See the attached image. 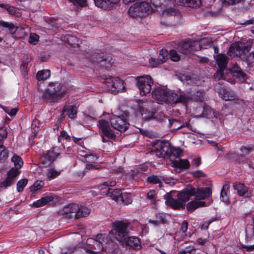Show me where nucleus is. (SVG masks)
I'll use <instances>...</instances> for the list:
<instances>
[{
	"label": "nucleus",
	"mask_w": 254,
	"mask_h": 254,
	"mask_svg": "<svg viewBox=\"0 0 254 254\" xmlns=\"http://www.w3.org/2000/svg\"><path fill=\"white\" fill-rule=\"evenodd\" d=\"M109 241V236L107 234H98L96 239L89 238L87 240V247L77 248L75 252L77 253L81 252L82 254L85 253L89 254H103L105 243H107Z\"/></svg>",
	"instance_id": "f257e3e1"
},
{
	"label": "nucleus",
	"mask_w": 254,
	"mask_h": 254,
	"mask_svg": "<svg viewBox=\"0 0 254 254\" xmlns=\"http://www.w3.org/2000/svg\"><path fill=\"white\" fill-rule=\"evenodd\" d=\"M152 94L153 98L157 101L171 104L181 103L186 104L190 100L188 96L184 95H178L174 92L160 88H156L152 91Z\"/></svg>",
	"instance_id": "f03ea898"
},
{
	"label": "nucleus",
	"mask_w": 254,
	"mask_h": 254,
	"mask_svg": "<svg viewBox=\"0 0 254 254\" xmlns=\"http://www.w3.org/2000/svg\"><path fill=\"white\" fill-rule=\"evenodd\" d=\"M11 161L14 164V167L11 168L7 173L6 179L1 183L0 187H5L12 185L17 176L21 173L19 170L23 165V161L21 157L16 154H13L11 158Z\"/></svg>",
	"instance_id": "7ed1b4c3"
},
{
	"label": "nucleus",
	"mask_w": 254,
	"mask_h": 254,
	"mask_svg": "<svg viewBox=\"0 0 254 254\" xmlns=\"http://www.w3.org/2000/svg\"><path fill=\"white\" fill-rule=\"evenodd\" d=\"M62 87V85L58 82L50 83L43 93V99L50 103L58 102L65 94Z\"/></svg>",
	"instance_id": "20e7f679"
},
{
	"label": "nucleus",
	"mask_w": 254,
	"mask_h": 254,
	"mask_svg": "<svg viewBox=\"0 0 254 254\" xmlns=\"http://www.w3.org/2000/svg\"><path fill=\"white\" fill-rule=\"evenodd\" d=\"M129 223L126 220L115 221L113 223L114 229L109 232V235L122 243L123 239L129 232Z\"/></svg>",
	"instance_id": "39448f33"
},
{
	"label": "nucleus",
	"mask_w": 254,
	"mask_h": 254,
	"mask_svg": "<svg viewBox=\"0 0 254 254\" xmlns=\"http://www.w3.org/2000/svg\"><path fill=\"white\" fill-rule=\"evenodd\" d=\"M151 11L150 4L142 1L137 2L130 6L128 13L131 17L136 18L146 16L151 12Z\"/></svg>",
	"instance_id": "423d86ee"
},
{
	"label": "nucleus",
	"mask_w": 254,
	"mask_h": 254,
	"mask_svg": "<svg viewBox=\"0 0 254 254\" xmlns=\"http://www.w3.org/2000/svg\"><path fill=\"white\" fill-rule=\"evenodd\" d=\"M116 182L115 181H108L103 183L100 185V190L102 193H105L110 196L113 199L120 202L123 195L120 189H113L110 187L115 186Z\"/></svg>",
	"instance_id": "0eeeda50"
},
{
	"label": "nucleus",
	"mask_w": 254,
	"mask_h": 254,
	"mask_svg": "<svg viewBox=\"0 0 254 254\" xmlns=\"http://www.w3.org/2000/svg\"><path fill=\"white\" fill-rule=\"evenodd\" d=\"M155 149L151 153L158 157L171 158L172 153V148L168 142L158 141L155 144Z\"/></svg>",
	"instance_id": "6e6552de"
},
{
	"label": "nucleus",
	"mask_w": 254,
	"mask_h": 254,
	"mask_svg": "<svg viewBox=\"0 0 254 254\" xmlns=\"http://www.w3.org/2000/svg\"><path fill=\"white\" fill-rule=\"evenodd\" d=\"M136 80V85L141 94L145 95L150 92L153 84V81L150 76L143 75L137 77Z\"/></svg>",
	"instance_id": "1a4fd4ad"
},
{
	"label": "nucleus",
	"mask_w": 254,
	"mask_h": 254,
	"mask_svg": "<svg viewBox=\"0 0 254 254\" xmlns=\"http://www.w3.org/2000/svg\"><path fill=\"white\" fill-rule=\"evenodd\" d=\"M105 83L107 89L114 93L123 92L125 89L124 81L117 77H106L105 79Z\"/></svg>",
	"instance_id": "9d476101"
},
{
	"label": "nucleus",
	"mask_w": 254,
	"mask_h": 254,
	"mask_svg": "<svg viewBox=\"0 0 254 254\" xmlns=\"http://www.w3.org/2000/svg\"><path fill=\"white\" fill-rule=\"evenodd\" d=\"M247 53H248V49L245 44L239 42L233 43L228 51L229 56L232 57L239 56L242 58L243 55H245Z\"/></svg>",
	"instance_id": "9b49d317"
},
{
	"label": "nucleus",
	"mask_w": 254,
	"mask_h": 254,
	"mask_svg": "<svg viewBox=\"0 0 254 254\" xmlns=\"http://www.w3.org/2000/svg\"><path fill=\"white\" fill-rule=\"evenodd\" d=\"M110 123L114 128L121 132L125 131L128 128L129 125L125 119L115 115L111 116Z\"/></svg>",
	"instance_id": "f8f14e48"
},
{
	"label": "nucleus",
	"mask_w": 254,
	"mask_h": 254,
	"mask_svg": "<svg viewBox=\"0 0 254 254\" xmlns=\"http://www.w3.org/2000/svg\"><path fill=\"white\" fill-rule=\"evenodd\" d=\"M98 126L100 129L106 137L109 139H114L116 135L114 131L110 128L109 123L105 120H100L98 121Z\"/></svg>",
	"instance_id": "ddd939ff"
},
{
	"label": "nucleus",
	"mask_w": 254,
	"mask_h": 254,
	"mask_svg": "<svg viewBox=\"0 0 254 254\" xmlns=\"http://www.w3.org/2000/svg\"><path fill=\"white\" fill-rule=\"evenodd\" d=\"M59 155L58 148L53 147L44 154L42 158V163L43 164H50L57 158Z\"/></svg>",
	"instance_id": "4468645a"
},
{
	"label": "nucleus",
	"mask_w": 254,
	"mask_h": 254,
	"mask_svg": "<svg viewBox=\"0 0 254 254\" xmlns=\"http://www.w3.org/2000/svg\"><path fill=\"white\" fill-rule=\"evenodd\" d=\"M95 5L106 10H111L115 7L120 0H94Z\"/></svg>",
	"instance_id": "2eb2a0df"
},
{
	"label": "nucleus",
	"mask_w": 254,
	"mask_h": 254,
	"mask_svg": "<svg viewBox=\"0 0 254 254\" xmlns=\"http://www.w3.org/2000/svg\"><path fill=\"white\" fill-rule=\"evenodd\" d=\"M184 50L183 43H180L176 49H173L170 51L169 55L171 59L174 62L179 61L182 57L187 55Z\"/></svg>",
	"instance_id": "dca6fc26"
},
{
	"label": "nucleus",
	"mask_w": 254,
	"mask_h": 254,
	"mask_svg": "<svg viewBox=\"0 0 254 254\" xmlns=\"http://www.w3.org/2000/svg\"><path fill=\"white\" fill-rule=\"evenodd\" d=\"M216 61L220 69V77H219V74H217L216 78L219 80L220 78H223L222 72L227 66L228 58L225 55L220 54L217 55Z\"/></svg>",
	"instance_id": "f3484780"
},
{
	"label": "nucleus",
	"mask_w": 254,
	"mask_h": 254,
	"mask_svg": "<svg viewBox=\"0 0 254 254\" xmlns=\"http://www.w3.org/2000/svg\"><path fill=\"white\" fill-rule=\"evenodd\" d=\"M194 193L195 188L191 186H188L186 190L183 191L177 194V197L184 207L186 202L188 201L190 199V197L191 195H193Z\"/></svg>",
	"instance_id": "a211bd4d"
},
{
	"label": "nucleus",
	"mask_w": 254,
	"mask_h": 254,
	"mask_svg": "<svg viewBox=\"0 0 254 254\" xmlns=\"http://www.w3.org/2000/svg\"><path fill=\"white\" fill-rule=\"evenodd\" d=\"M78 210L77 204H71L65 206L61 211L62 215L68 218H76V211Z\"/></svg>",
	"instance_id": "6ab92c4d"
},
{
	"label": "nucleus",
	"mask_w": 254,
	"mask_h": 254,
	"mask_svg": "<svg viewBox=\"0 0 254 254\" xmlns=\"http://www.w3.org/2000/svg\"><path fill=\"white\" fill-rule=\"evenodd\" d=\"M109 236V239L110 241L108 242L107 243H105L104 248V252L108 254H119L121 253V250L118 247L117 244L113 242L111 240V235H108Z\"/></svg>",
	"instance_id": "aec40b11"
},
{
	"label": "nucleus",
	"mask_w": 254,
	"mask_h": 254,
	"mask_svg": "<svg viewBox=\"0 0 254 254\" xmlns=\"http://www.w3.org/2000/svg\"><path fill=\"white\" fill-rule=\"evenodd\" d=\"M184 51L188 54L190 52L202 49L199 41H188L183 43Z\"/></svg>",
	"instance_id": "412c9836"
},
{
	"label": "nucleus",
	"mask_w": 254,
	"mask_h": 254,
	"mask_svg": "<svg viewBox=\"0 0 254 254\" xmlns=\"http://www.w3.org/2000/svg\"><path fill=\"white\" fill-rule=\"evenodd\" d=\"M211 193V190L209 188H199L197 190H195V193L193 195L197 199H204L208 197Z\"/></svg>",
	"instance_id": "4be33fe9"
},
{
	"label": "nucleus",
	"mask_w": 254,
	"mask_h": 254,
	"mask_svg": "<svg viewBox=\"0 0 254 254\" xmlns=\"http://www.w3.org/2000/svg\"><path fill=\"white\" fill-rule=\"evenodd\" d=\"M234 189L237 191L238 194L241 196L248 197V188L243 184L235 183L233 184Z\"/></svg>",
	"instance_id": "5701e85b"
},
{
	"label": "nucleus",
	"mask_w": 254,
	"mask_h": 254,
	"mask_svg": "<svg viewBox=\"0 0 254 254\" xmlns=\"http://www.w3.org/2000/svg\"><path fill=\"white\" fill-rule=\"evenodd\" d=\"M166 203L167 205L170 206L175 209H180L181 208H183L184 207L182 205V202H180L178 198L175 199L173 198L171 194L168 195V198L166 199Z\"/></svg>",
	"instance_id": "b1692460"
},
{
	"label": "nucleus",
	"mask_w": 254,
	"mask_h": 254,
	"mask_svg": "<svg viewBox=\"0 0 254 254\" xmlns=\"http://www.w3.org/2000/svg\"><path fill=\"white\" fill-rule=\"evenodd\" d=\"M3 27L5 28H7L11 34H14L17 30H20L21 31L22 35L23 36L25 35V33L24 31V29L21 28H19L18 27L15 26L12 23L5 22L2 20H0V27Z\"/></svg>",
	"instance_id": "393cba45"
},
{
	"label": "nucleus",
	"mask_w": 254,
	"mask_h": 254,
	"mask_svg": "<svg viewBox=\"0 0 254 254\" xmlns=\"http://www.w3.org/2000/svg\"><path fill=\"white\" fill-rule=\"evenodd\" d=\"M230 72L236 76L241 82L246 81V74L241 70V68L237 65H235L230 69Z\"/></svg>",
	"instance_id": "a878e982"
},
{
	"label": "nucleus",
	"mask_w": 254,
	"mask_h": 254,
	"mask_svg": "<svg viewBox=\"0 0 254 254\" xmlns=\"http://www.w3.org/2000/svg\"><path fill=\"white\" fill-rule=\"evenodd\" d=\"M219 94L221 97L225 101H230L236 99V95L232 91L228 90L223 88L220 89Z\"/></svg>",
	"instance_id": "bb28decb"
},
{
	"label": "nucleus",
	"mask_w": 254,
	"mask_h": 254,
	"mask_svg": "<svg viewBox=\"0 0 254 254\" xmlns=\"http://www.w3.org/2000/svg\"><path fill=\"white\" fill-rule=\"evenodd\" d=\"M96 62L101 63L102 66H105L106 68H108L112 66L111 58L110 57L98 54L96 55Z\"/></svg>",
	"instance_id": "cd10ccee"
},
{
	"label": "nucleus",
	"mask_w": 254,
	"mask_h": 254,
	"mask_svg": "<svg viewBox=\"0 0 254 254\" xmlns=\"http://www.w3.org/2000/svg\"><path fill=\"white\" fill-rule=\"evenodd\" d=\"M7 136V133L5 130L3 128H0V148H2L3 143L2 140L3 138H5ZM8 157V153L6 150H2L0 151V160L5 159Z\"/></svg>",
	"instance_id": "c85d7f7f"
},
{
	"label": "nucleus",
	"mask_w": 254,
	"mask_h": 254,
	"mask_svg": "<svg viewBox=\"0 0 254 254\" xmlns=\"http://www.w3.org/2000/svg\"><path fill=\"white\" fill-rule=\"evenodd\" d=\"M124 243L126 244L127 246L136 248L139 246V240L134 237H129L124 239Z\"/></svg>",
	"instance_id": "c756f323"
},
{
	"label": "nucleus",
	"mask_w": 254,
	"mask_h": 254,
	"mask_svg": "<svg viewBox=\"0 0 254 254\" xmlns=\"http://www.w3.org/2000/svg\"><path fill=\"white\" fill-rule=\"evenodd\" d=\"M63 111L66 112V114L70 119H74L77 115V107L74 105H69L65 106Z\"/></svg>",
	"instance_id": "7c9ffc66"
},
{
	"label": "nucleus",
	"mask_w": 254,
	"mask_h": 254,
	"mask_svg": "<svg viewBox=\"0 0 254 254\" xmlns=\"http://www.w3.org/2000/svg\"><path fill=\"white\" fill-rule=\"evenodd\" d=\"M155 220H149V222L155 226H157L160 223H165L167 221L166 215L164 213H159L156 214Z\"/></svg>",
	"instance_id": "2f4dec72"
},
{
	"label": "nucleus",
	"mask_w": 254,
	"mask_h": 254,
	"mask_svg": "<svg viewBox=\"0 0 254 254\" xmlns=\"http://www.w3.org/2000/svg\"><path fill=\"white\" fill-rule=\"evenodd\" d=\"M63 40L74 47H80V45L78 43V39L74 36L67 35L64 37Z\"/></svg>",
	"instance_id": "473e14b6"
},
{
	"label": "nucleus",
	"mask_w": 254,
	"mask_h": 254,
	"mask_svg": "<svg viewBox=\"0 0 254 254\" xmlns=\"http://www.w3.org/2000/svg\"><path fill=\"white\" fill-rule=\"evenodd\" d=\"M174 165L176 168L187 169L189 168L190 164L187 159H181L179 158L178 160L175 161Z\"/></svg>",
	"instance_id": "72a5a7b5"
},
{
	"label": "nucleus",
	"mask_w": 254,
	"mask_h": 254,
	"mask_svg": "<svg viewBox=\"0 0 254 254\" xmlns=\"http://www.w3.org/2000/svg\"><path fill=\"white\" fill-rule=\"evenodd\" d=\"M76 212V218L83 217H86L90 213V210L87 207L81 206H78V210Z\"/></svg>",
	"instance_id": "f704fd0d"
},
{
	"label": "nucleus",
	"mask_w": 254,
	"mask_h": 254,
	"mask_svg": "<svg viewBox=\"0 0 254 254\" xmlns=\"http://www.w3.org/2000/svg\"><path fill=\"white\" fill-rule=\"evenodd\" d=\"M204 202L194 201L188 203L187 207L188 211L191 212L200 206H204Z\"/></svg>",
	"instance_id": "c9c22d12"
},
{
	"label": "nucleus",
	"mask_w": 254,
	"mask_h": 254,
	"mask_svg": "<svg viewBox=\"0 0 254 254\" xmlns=\"http://www.w3.org/2000/svg\"><path fill=\"white\" fill-rule=\"evenodd\" d=\"M53 200V197L52 196H45L42 197L40 199L37 200L36 202L33 203L34 206L36 207H39L44 206L48 203Z\"/></svg>",
	"instance_id": "e433bc0d"
},
{
	"label": "nucleus",
	"mask_w": 254,
	"mask_h": 254,
	"mask_svg": "<svg viewBox=\"0 0 254 254\" xmlns=\"http://www.w3.org/2000/svg\"><path fill=\"white\" fill-rule=\"evenodd\" d=\"M229 187L230 186L229 185L225 184L223 186V188L221 190L220 199L222 201L224 202H228L229 201L228 192L229 191Z\"/></svg>",
	"instance_id": "4c0bfd02"
},
{
	"label": "nucleus",
	"mask_w": 254,
	"mask_h": 254,
	"mask_svg": "<svg viewBox=\"0 0 254 254\" xmlns=\"http://www.w3.org/2000/svg\"><path fill=\"white\" fill-rule=\"evenodd\" d=\"M50 76V71L48 69L42 70L38 72L36 78L38 80H45Z\"/></svg>",
	"instance_id": "58836bf2"
},
{
	"label": "nucleus",
	"mask_w": 254,
	"mask_h": 254,
	"mask_svg": "<svg viewBox=\"0 0 254 254\" xmlns=\"http://www.w3.org/2000/svg\"><path fill=\"white\" fill-rule=\"evenodd\" d=\"M194 114L196 117H202L210 118V114H205L204 107L202 106L196 108L194 111Z\"/></svg>",
	"instance_id": "ea45409f"
},
{
	"label": "nucleus",
	"mask_w": 254,
	"mask_h": 254,
	"mask_svg": "<svg viewBox=\"0 0 254 254\" xmlns=\"http://www.w3.org/2000/svg\"><path fill=\"white\" fill-rule=\"evenodd\" d=\"M167 57L168 52L166 50H162L157 59V63L162 64L167 60Z\"/></svg>",
	"instance_id": "a19ab883"
},
{
	"label": "nucleus",
	"mask_w": 254,
	"mask_h": 254,
	"mask_svg": "<svg viewBox=\"0 0 254 254\" xmlns=\"http://www.w3.org/2000/svg\"><path fill=\"white\" fill-rule=\"evenodd\" d=\"M162 177H158L156 175L151 176L147 178V181L153 184H159V186L160 188L162 187L161 181H162Z\"/></svg>",
	"instance_id": "79ce46f5"
},
{
	"label": "nucleus",
	"mask_w": 254,
	"mask_h": 254,
	"mask_svg": "<svg viewBox=\"0 0 254 254\" xmlns=\"http://www.w3.org/2000/svg\"><path fill=\"white\" fill-rule=\"evenodd\" d=\"M176 11L175 9V8L171 7L169 8H167L165 9H164L162 12V17H167L168 16H173L175 15L176 13Z\"/></svg>",
	"instance_id": "37998d69"
},
{
	"label": "nucleus",
	"mask_w": 254,
	"mask_h": 254,
	"mask_svg": "<svg viewBox=\"0 0 254 254\" xmlns=\"http://www.w3.org/2000/svg\"><path fill=\"white\" fill-rule=\"evenodd\" d=\"M61 172L56 171L53 169L48 170L47 176L49 179H54L60 175Z\"/></svg>",
	"instance_id": "c03bdc74"
},
{
	"label": "nucleus",
	"mask_w": 254,
	"mask_h": 254,
	"mask_svg": "<svg viewBox=\"0 0 254 254\" xmlns=\"http://www.w3.org/2000/svg\"><path fill=\"white\" fill-rule=\"evenodd\" d=\"M201 4V0H188L187 2L186 6L196 8L199 7Z\"/></svg>",
	"instance_id": "a18cd8bd"
},
{
	"label": "nucleus",
	"mask_w": 254,
	"mask_h": 254,
	"mask_svg": "<svg viewBox=\"0 0 254 254\" xmlns=\"http://www.w3.org/2000/svg\"><path fill=\"white\" fill-rule=\"evenodd\" d=\"M28 180L22 179L19 180L17 183V190L18 192H21L23 190V188L27 185Z\"/></svg>",
	"instance_id": "49530a36"
},
{
	"label": "nucleus",
	"mask_w": 254,
	"mask_h": 254,
	"mask_svg": "<svg viewBox=\"0 0 254 254\" xmlns=\"http://www.w3.org/2000/svg\"><path fill=\"white\" fill-rule=\"evenodd\" d=\"M170 126L173 129H179L184 127V125H181V123L177 120H170Z\"/></svg>",
	"instance_id": "de8ad7c7"
},
{
	"label": "nucleus",
	"mask_w": 254,
	"mask_h": 254,
	"mask_svg": "<svg viewBox=\"0 0 254 254\" xmlns=\"http://www.w3.org/2000/svg\"><path fill=\"white\" fill-rule=\"evenodd\" d=\"M204 96V90L201 89L197 91L193 94V98L196 101H202Z\"/></svg>",
	"instance_id": "09e8293b"
},
{
	"label": "nucleus",
	"mask_w": 254,
	"mask_h": 254,
	"mask_svg": "<svg viewBox=\"0 0 254 254\" xmlns=\"http://www.w3.org/2000/svg\"><path fill=\"white\" fill-rule=\"evenodd\" d=\"M202 49H207L212 44L211 40L208 38H203L200 40Z\"/></svg>",
	"instance_id": "8fccbe9b"
},
{
	"label": "nucleus",
	"mask_w": 254,
	"mask_h": 254,
	"mask_svg": "<svg viewBox=\"0 0 254 254\" xmlns=\"http://www.w3.org/2000/svg\"><path fill=\"white\" fill-rule=\"evenodd\" d=\"M44 184V182L42 181H36L31 187V190L33 191H36L37 190L41 189L43 187Z\"/></svg>",
	"instance_id": "3c124183"
},
{
	"label": "nucleus",
	"mask_w": 254,
	"mask_h": 254,
	"mask_svg": "<svg viewBox=\"0 0 254 254\" xmlns=\"http://www.w3.org/2000/svg\"><path fill=\"white\" fill-rule=\"evenodd\" d=\"M120 202H122L125 204L127 205L132 202V199L131 197L127 194H123Z\"/></svg>",
	"instance_id": "603ef678"
},
{
	"label": "nucleus",
	"mask_w": 254,
	"mask_h": 254,
	"mask_svg": "<svg viewBox=\"0 0 254 254\" xmlns=\"http://www.w3.org/2000/svg\"><path fill=\"white\" fill-rule=\"evenodd\" d=\"M39 36L35 33H31L30 35L29 42L33 45H36L39 41Z\"/></svg>",
	"instance_id": "864d4df0"
},
{
	"label": "nucleus",
	"mask_w": 254,
	"mask_h": 254,
	"mask_svg": "<svg viewBox=\"0 0 254 254\" xmlns=\"http://www.w3.org/2000/svg\"><path fill=\"white\" fill-rule=\"evenodd\" d=\"M167 2V0H151V2L156 8L161 7Z\"/></svg>",
	"instance_id": "5fc2aeb1"
},
{
	"label": "nucleus",
	"mask_w": 254,
	"mask_h": 254,
	"mask_svg": "<svg viewBox=\"0 0 254 254\" xmlns=\"http://www.w3.org/2000/svg\"><path fill=\"white\" fill-rule=\"evenodd\" d=\"M70 136L68 135L67 132L64 130H63L60 132V135L58 137V141L59 142H61L62 139H65L66 140H68L70 139Z\"/></svg>",
	"instance_id": "6e6d98bb"
},
{
	"label": "nucleus",
	"mask_w": 254,
	"mask_h": 254,
	"mask_svg": "<svg viewBox=\"0 0 254 254\" xmlns=\"http://www.w3.org/2000/svg\"><path fill=\"white\" fill-rule=\"evenodd\" d=\"M74 4L78 5L81 7H83L86 5V0H69Z\"/></svg>",
	"instance_id": "4d7b16f0"
},
{
	"label": "nucleus",
	"mask_w": 254,
	"mask_h": 254,
	"mask_svg": "<svg viewBox=\"0 0 254 254\" xmlns=\"http://www.w3.org/2000/svg\"><path fill=\"white\" fill-rule=\"evenodd\" d=\"M191 174L194 177L196 178L206 177V175L200 170L193 171L191 173Z\"/></svg>",
	"instance_id": "13d9d810"
},
{
	"label": "nucleus",
	"mask_w": 254,
	"mask_h": 254,
	"mask_svg": "<svg viewBox=\"0 0 254 254\" xmlns=\"http://www.w3.org/2000/svg\"><path fill=\"white\" fill-rule=\"evenodd\" d=\"M240 150L243 154H248L252 151L253 148L251 147L244 146L241 148Z\"/></svg>",
	"instance_id": "bf43d9fd"
},
{
	"label": "nucleus",
	"mask_w": 254,
	"mask_h": 254,
	"mask_svg": "<svg viewBox=\"0 0 254 254\" xmlns=\"http://www.w3.org/2000/svg\"><path fill=\"white\" fill-rule=\"evenodd\" d=\"M5 112L9 114L11 116H13L16 115L18 111V109L17 108H11V109H7L5 110Z\"/></svg>",
	"instance_id": "052dcab7"
},
{
	"label": "nucleus",
	"mask_w": 254,
	"mask_h": 254,
	"mask_svg": "<svg viewBox=\"0 0 254 254\" xmlns=\"http://www.w3.org/2000/svg\"><path fill=\"white\" fill-rule=\"evenodd\" d=\"M201 164V158L199 157H196L193 159L192 165L196 167L199 166Z\"/></svg>",
	"instance_id": "680f3d73"
},
{
	"label": "nucleus",
	"mask_w": 254,
	"mask_h": 254,
	"mask_svg": "<svg viewBox=\"0 0 254 254\" xmlns=\"http://www.w3.org/2000/svg\"><path fill=\"white\" fill-rule=\"evenodd\" d=\"M147 197L150 199H154L156 197L155 191L153 190H150L147 194Z\"/></svg>",
	"instance_id": "e2e57ef3"
},
{
	"label": "nucleus",
	"mask_w": 254,
	"mask_h": 254,
	"mask_svg": "<svg viewBox=\"0 0 254 254\" xmlns=\"http://www.w3.org/2000/svg\"><path fill=\"white\" fill-rule=\"evenodd\" d=\"M188 223L186 221H184L182 224L180 228V231L182 232L183 234H185L188 230Z\"/></svg>",
	"instance_id": "0e129e2a"
},
{
	"label": "nucleus",
	"mask_w": 254,
	"mask_h": 254,
	"mask_svg": "<svg viewBox=\"0 0 254 254\" xmlns=\"http://www.w3.org/2000/svg\"><path fill=\"white\" fill-rule=\"evenodd\" d=\"M82 155L83 156V155ZM84 156L86 158V161L88 162L92 161H93L96 159V158L94 156L92 155H87V154H86L85 155H84Z\"/></svg>",
	"instance_id": "69168bd1"
},
{
	"label": "nucleus",
	"mask_w": 254,
	"mask_h": 254,
	"mask_svg": "<svg viewBox=\"0 0 254 254\" xmlns=\"http://www.w3.org/2000/svg\"><path fill=\"white\" fill-rule=\"evenodd\" d=\"M149 63L153 67L156 66L158 64H161L157 63V59L151 58L149 59Z\"/></svg>",
	"instance_id": "338daca9"
},
{
	"label": "nucleus",
	"mask_w": 254,
	"mask_h": 254,
	"mask_svg": "<svg viewBox=\"0 0 254 254\" xmlns=\"http://www.w3.org/2000/svg\"><path fill=\"white\" fill-rule=\"evenodd\" d=\"M162 180L164 181L166 184H170V185H174L175 183L172 179H165L164 177H161Z\"/></svg>",
	"instance_id": "774afa93"
}]
</instances>
